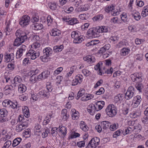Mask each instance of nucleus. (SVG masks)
Segmentation results:
<instances>
[{"instance_id":"f257e3e1","label":"nucleus","mask_w":148,"mask_h":148,"mask_svg":"<svg viewBox=\"0 0 148 148\" xmlns=\"http://www.w3.org/2000/svg\"><path fill=\"white\" fill-rule=\"evenodd\" d=\"M24 118V115H20L17 120V122L20 123L17 125L16 130L17 132H20L27 128L29 124L28 120L26 118Z\"/></svg>"},{"instance_id":"f03ea898","label":"nucleus","mask_w":148,"mask_h":148,"mask_svg":"<svg viewBox=\"0 0 148 148\" xmlns=\"http://www.w3.org/2000/svg\"><path fill=\"white\" fill-rule=\"evenodd\" d=\"M15 35L17 38L14 42V45L18 46L20 45L27 38L26 34L20 29L16 31Z\"/></svg>"},{"instance_id":"7ed1b4c3","label":"nucleus","mask_w":148,"mask_h":148,"mask_svg":"<svg viewBox=\"0 0 148 148\" xmlns=\"http://www.w3.org/2000/svg\"><path fill=\"white\" fill-rule=\"evenodd\" d=\"M106 111L107 115L111 117L115 116L117 113L116 107L113 104L108 105L106 109Z\"/></svg>"},{"instance_id":"20e7f679","label":"nucleus","mask_w":148,"mask_h":148,"mask_svg":"<svg viewBox=\"0 0 148 148\" xmlns=\"http://www.w3.org/2000/svg\"><path fill=\"white\" fill-rule=\"evenodd\" d=\"M97 27L89 29L87 33V35L89 38H95L99 36V32Z\"/></svg>"},{"instance_id":"39448f33","label":"nucleus","mask_w":148,"mask_h":148,"mask_svg":"<svg viewBox=\"0 0 148 148\" xmlns=\"http://www.w3.org/2000/svg\"><path fill=\"white\" fill-rule=\"evenodd\" d=\"M40 55V52L37 51H35L34 50H29L28 53H26V56L27 57H30L31 59L34 60Z\"/></svg>"},{"instance_id":"423d86ee","label":"nucleus","mask_w":148,"mask_h":148,"mask_svg":"<svg viewBox=\"0 0 148 148\" xmlns=\"http://www.w3.org/2000/svg\"><path fill=\"white\" fill-rule=\"evenodd\" d=\"M27 48L25 45H22L21 47L17 50L16 54V58L19 59L22 56L23 53L25 54L27 52Z\"/></svg>"},{"instance_id":"0eeeda50","label":"nucleus","mask_w":148,"mask_h":148,"mask_svg":"<svg viewBox=\"0 0 148 148\" xmlns=\"http://www.w3.org/2000/svg\"><path fill=\"white\" fill-rule=\"evenodd\" d=\"M30 19V17L27 15L23 16L19 23L21 26L25 27L29 24Z\"/></svg>"},{"instance_id":"6e6552de","label":"nucleus","mask_w":148,"mask_h":148,"mask_svg":"<svg viewBox=\"0 0 148 148\" xmlns=\"http://www.w3.org/2000/svg\"><path fill=\"white\" fill-rule=\"evenodd\" d=\"M143 75L141 73H136L132 76L131 78L132 81L136 82L142 81Z\"/></svg>"},{"instance_id":"1a4fd4ad","label":"nucleus","mask_w":148,"mask_h":148,"mask_svg":"<svg viewBox=\"0 0 148 148\" xmlns=\"http://www.w3.org/2000/svg\"><path fill=\"white\" fill-rule=\"evenodd\" d=\"M83 77L82 75H78L76 76L75 79L73 80L72 82V85L73 86L77 85L78 83L79 84L82 82Z\"/></svg>"},{"instance_id":"9d476101","label":"nucleus","mask_w":148,"mask_h":148,"mask_svg":"<svg viewBox=\"0 0 148 148\" xmlns=\"http://www.w3.org/2000/svg\"><path fill=\"white\" fill-rule=\"evenodd\" d=\"M134 92V88L132 86H130L129 87L125 94V96L128 97L127 99L132 98L133 96Z\"/></svg>"},{"instance_id":"9b49d317","label":"nucleus","mask_w":148,"mask_h":148,"mask_svg":"<svg viewBox=\"0 0 148 148\" xmlns=\"http://www.w3.org/2000/svg\"><path fill=\"white\" fill-rule=\"evenodd\" d=\"M142 100V99L140 96L137 95L134 97L133 100L134 106L135 107H137L140 104Z\"/></svg>"},{"instance_id":"f8f14e48","label":"nucleus","mask_w":148,"mask_h":148,"mask_svg":"<svg viewBox=\"0 0 148 148\" xmlns=\"http://www.w3.org/2000/svg\"><path fill=\"white\" fill-rule=\"evenodd\" d=\"M14 54L13 53H5L4 54L5 62H8L10 60H14Z\"/></svg>"},{"instance_id":"ddd939ff","label":"nucleus","mask_w":148,"mask_h":148,"mask_svg":"<svg viewBox=\"0 0 148 148\" xmlns=\"http://www.w3.org/2000/svg\"><path fill=\"white\" fill-rule=\"evenodd\" d=\"M103 128V132L105 133L106 132V130L109 129L110 123L107 121H104L101 123Z\"/></svg>"},{"instance_id":"4468645a","label":"nucleus","mask_w":148,"mask_h":148,"mask_svg":"<svg viewBox=\"0 0 148 148\" xmlns=\"http://www.w3.org/2000/svg\"><path fill=\"white\" fill-rule=\"evenodd\" d=\"M87 111L91 115H93L95 111H97L95 105L93 104H90L87 108Z\"/></svg>"},{"instance_id":"2eb2a0df","label":"nucleus","mask_w":148,"mask_h":148,"mask_svg":"<svg viewBox=\"0 0 148 148\" xmlns=\"http://www.w3.org/2000/svg\"><path fill=\"white\" fill-rule=\"evenodd\" d=\"M22 111L24 113V118L26 119L25 118H27L28 119V118L30 114L29 109L27 106H23L22 107Z\"/></svg>"},{"instance_id":"dca6fc26","label":"nucleus","mask_w":148,"mask_h":148,"mask_svg":"<svg viewBox=\"0 0 148 148\" xmlns=\"http://www.w3.org/2000/svg\"><path fill=\"white\" fill-rule=\"evenodd\" d=\"M124 98V95L119 94L115 96L114 100L116 103H120Z\"/></svg>"},{"instance_id":"f3484780","label":"nucleus","mask_w":148,"mask_h":148,"mask_svg":"<svg viewBox=\"0 0 148 148\" xmlns=\"http://www.w3.org/2000/svg\"><path fill=\"white\" fill-rule=\"evenodd\" d=\"M38 96H40L42 97H46L48 98L49 96V93L45 90H43L39 92L38 94Z\"/></svg>"},{"instance_id":"a211bd4d","label":"nucleus","mask_w":148,"mask_h":148,"mask_svg":"<svg viewBox=\"0 0 148 148\" xmlns=\"http://www.w3.org/2000/svg\"><path fill=\"white\" fill-rule=\"evenodd\" d=\"M3 90L5 94L7 95L12 92V91L13 90V87L11 85H6L4 88Z\"/></svg>"},{"instance_id":"6ab92c4d","label":"nucleus","mask_w":148,"mask_h":148,"mask_svg":"<svg viewBox=\"0 0 148 148\" xmlns=\"http://www.w3.org/2000/svg\"><path fill=\"white\" fill-rule=\"evenodd\" d=\"M22 82V79L21 77L17 75L15 76L14 79L13 86L15 87L17 84L21 83Z\"/></svg>"},{"instance_id":"aec40b11","label":"nucleus","mask_w":148,"mask_h":148,"mask_svg":"<svg viewBox=\"0 0 148 148\" xmlns=\"http://www.w3.org/2000/svg\"><path fill=\"white\" fill-rule=\"evenodd\" d=\"M72 113V118L73 120H77L79 118V113L76 112L75 109H72L71 110Z\"/></svg>"},{"instance_id":"412c9836","label":"nucleus","mask_w":148,"mask_h":148,"mask_svg":"<svg viewBox=\"0 0 148 148\" xmlns=\"http://www.w3.org/2000/svg\"><path fill=\"white\" fill-rule=\"evenodd\" d=\"M43 53L44 55H45L47 56H49L52 53V49L50 47H47L45 48L43 50Z\"/></svg>"},{"instance_id":"4be33fe9","label":"nucleus","mask_w":148,"mask_h":148,"mask_svg":"<svg viewBox=\"0 0 148 148\" xmlns=\"http://www.w3.org/2000/svg\"><path fill=\"white\" fill-rule=\"evenodd\" d=\"M123 131V135H125L131 133L133 131V128L130 127H126L125 128L124 130Z\"/></svg>"},{"instance_id":"5701e85b","label":"nucleus","mask_w":148,"mask_h":148,"mask_svg":"<svg viewBox=\"0 0 148 148\" xmlns=\"http://www.w3.org/2000/svg\"><path fill=\"white\" fill-rule=\"evenodd\" d=\"M79 125L80 128L84 131L87 132L88 130L89 127L84 121H81Z\"/></svg>"},{"instance_id":"b1692460","label":"nucleus","mask_w":148,"mask_h":148,"mask_svg":"<svg viewBox=\"0 0 148 148\" xmlns=\"http://www.w3.org/2000/svg\"><path fill=\"white\" fill-rule=\"evenodd\" d=\"M17 86H18V91L20 93H23L26 91V87L24 84H20Z\"/></svg>"},{"instance_id":"393cba45","label":"nucleus","mask_w":148,"mask_h":148,"mask_svg":"<svg viewBox=\"0 0 148 148\" xmlns=\"http://www.w3.org/2000/svg\"><path fill=\"white\" fill-rule=\"evenodd\" d=\"M61 34V32L59 30L56 29H53L50 33L51 36H58Z\"/></svg>"},{"instance_id":"a878e982","label":"nucleus","mask_w":148,"mask_h":148,"mask_svg":"<svg viewBox=\"0 0 148 148\" xmlns=\"http://www.w3.org/2000/svg\"><path fill=\"white\" fill-rule=\"evenodd\" d=\"M141 15L143 17H145L148 15V6L147 5L143 8Z\"/></svg>"},{"instance_id":"bb28decb","label":"nucleus","mask_w":148,"mask_h":148,"mask_svg":"<svg viewBox=\"0 0 148 148\" xmlns=\"http://www.w3.org/2000/svg\"><path fill=\"white\" fill-rule=\"evenodd\" d=\"M132 127L133 128V131L137 132H140L141 129V125L138 123H136L134 126Z\"/></svg>"},{"instance_id":"cd10ccee","label":"nucleus","mask_w":148,"mask_h":148,"mask_svg":"<svg viewBox=\"0 0 148 148\" xmlns=\"http://www.w3.org/2000/svg\"><path fill=\"white\" fill-rule=\"evenodd\" d=\"M97 29L99 33L106 32L108 31L107 28L105 26H97Z\"/></svg>"},{"instance_id":"c85d7f7f","label":"nucleus","mask_w":148,"mask_h":148,"mask_svg":"<svg viewBox=\"0 0 148 148\" xmlns=\"http://www.w3.org/2000/svg\"><path fill=\"white\" fill-rule=\"evenodd\" d=\"M130 51L129 48H123L121 50V54L122 55L125 56L129 53Z\"/></svg>"},{"instance_id":"c756f323","label":"nucleus","mask_w":148,"mask_h":148,"mask_svg":"<svg viewBox=\"0 0 148 148\" xmlns=\"http://www.w3.org/2000/svg\"><path fill=\"white\" fill-rule=\"evenodd\" d=\"M34 29L35 30H39L42 29L43 27L42 24L36 23L32 25Z\"/></svg>"},{"instance_id":"7c9ffc66","label":"nucleus","mask_w":148,"mask_h":148,"mask_svg":"<svg viewBox=\"0 0 148 148\" xmlns=\"http://www.w3.org/2000/svg\"><path fill=\"white\" fill-rule=\"evenodd\" d=\"M63 45L60 46H56L53 47V51L55 52H57L61 51L63 49Z\"/></svg>"},{"instance_id":"2f4dec72","label":"nucleus","mask_w":148,"mask_h":148,"mask_svg":"<svg viewBox=\"0 0 148 148\" xmlns=\"http://www.w3.org/2000/svg\"><path fill=\"white\" fill-rule=\"evenodd\" d=\"M8 112L5 109L3 108L0 110V116L5 117L7 116Z\"/></svg>"},{"instance_id":"473e14b6","label":"nucleus","mask_w":148,"mask_h":148,"mask_svg":"<svg viewBox=\"0 0 148 148\" xmlns=\"http://www.w3.org/2000/svg\"><path fill=\"white\" fill-rule=\"evenodd\" d=\"M21 140V138H17L15 139L13 141L12 146L15 147L20 143Z\"/></svg>"},{"instance_id":"72a5a7b5","label":"nucleus","mask_w":148,"mask_h":148,"mask_svg":"<svg viewBox=\"0 0 148 148\" xmlns=\"http://www.w3.org/2000/svg\"><path fill=\"white\" fill-rule=\"evenodd\" d=\"M141 114L140 111H135L130 113V116L134 118L137 117V116H140Z\"/></svg>"},{"instance_id":"f704fd0d","label":"nucleus","mask_w":148,"mask_h":148,"mask_svg":"<svg viewBox=\"0 0 148 148\" xmlns=\"http://www.w3.org/2000/svg\"><path fill=\"white\" fill-rule=\"evenodd\" d=\"M60 132L64 136H65L66 134V128L64 126H59V127Z\"/></svg>"},{"instance_id":"c9c22d12","label":"nucleus","mask_w":148,"mask_h":148,"mask_svg":"<svg viewBox=\"0 0 148 148\" xmlns=\"http://www.w3.org/2000/svg\"><path fill=\"white\" fill-rule=\"evenodd\" d=\"M114 7L113 5L106 6L105 8V11L109 13L111 11L113 12V10H114Z\"/></svg>"},{"instance_id":"e433bc0d","label":"nucleus","mask_w":148,"mask_h":148,"mask_svg":"<svg viewBox=\"0 0 148 148\" xmlns=\"http://www.w3.org/2000/svg\"><path fill=\"white\" fill-rule=\"evenodd\" d=\"M88 5H82L78 8L79 11H83L87 10H88Z\"/></svg>"},{"instance_id":"4c0bfd02","label":"nucleus","mask_w":148,"mask_h":148,"mask_svg":"<svg viewBox=\"0 0 148 148\" xmlns=\"http://www.w3.org/2000/svg\"><path fill=\"white\" fill-rule=\"evenodd\" d=\"M109 40H110V42L115 44L118 41L119 38L117 36H112L110 37Z\"/></svg>"},{"instance_id":"58836bf2","label":"nucleus","mask_w":148,"mask_h":148,"mask_svg":"<svg viewBox=\"0 0 148 148\" xmlns=\"http://www.w3.org/2000/svg\"><path fill=\"white\" fill-rule=\"evenodd\" d=\"M118 127V124L117 123H114L112 125L110 124L109 129L111 131H114L117 129Z\"/></svg>"},{"instance_id":"ea45409f","label":"nucleus","mask_w":148,"mask_h":148,"mask_svg":"<svg viewBox=\"0 0 148 148\" xmlns=\"http://www.w3.org/2000/svg\"><path fill=\"white\" fill-rule=\"evenodd\" d=\"M123 131L121 130H119L115 132L113 135V137L114 138H116L117 137L119 136L121 134H123Z\"/></svg>"},{"instance_id":"a19ab883","label":"nucleus","mask_w":148,"mask_h":148,"mask_svg":"<svg viewBox=\"0 0 148 148\" xmlns=\"http://www.w3.org/2000/svg\"><path fill=\"white\" fill-rule=\"evenodd\" d=\"M31 131L29 129L25 130V132L23 133V135L25 138L29 137L30 135Z\"/></svg>"},{"instance_id":"79ce46f5","label":"nucleus","mask_w":148,"mask_h":148,"mask_svg":"<svg viewBox=\"0 0 148 148\" xmlns=\"http://www.w3.org/2000/svg\"><path fill=\"white\" fill-rule=\"evenodd\" d=\"M97 146L94 143V142L92 141V139L89 141V143L86 147L88 148H95Z\"/></svg>"},{"instance_id":"37998d69","label":"nucleus","mask_w":148,"mask_h":148,"mask_svg":"<svg viewBox=\"0 0 148 148\" xmlns=\"http://www.w3.org/2000/svg\"><path fill=\"white\" fill-rule=\"evenodd\" d=\"M42 76H43V78L45 79L47 78L50 75V72L48 70H46L43 71L42 73Z\"/></svg>"},{"instance_id":"c03bdc74","label":"nucleus","mask_w":148,"mask_h":148,"mask_svg":"<svg viewBox=\"0 0 148 148\" xmlns=\"http://www.w3.org/2000/svg\"><path fill=\"white\" fill-rule=\"evenodd\" d=\"M10 106L13 109L19 108L20 107L17 102H13L12 101L10 102Z\"/></svg>"},{"instance_id":"a18cd8bd","label":"nucleus","mask_w":148,"mask_h":148,"mask_svg":"<svg viewBox=\"0 0 148 148\" xmlns=\"http://www.w3.org/2000/svg\"><path fill=\"white\" fill-rule=\"evenodd\" d=\"M100 63H101V62H99V63L97 64L96 65H95V66L94 69L95 70H97L98 69H99V73H98V74L99 75H102V71H101V69L100 67Z\"/></svg>"},{"instance_id":"49530a36","label":"nucleus","mask_w":148,"mask_h":148,"mask_svg":"<svg viewBox=\"0 0 148 148\" xmlns=\"http://www.w3.org/2000/svg\"><path fill=\"white\" fill-rule=\"evenodd\" d=\"M37 76L35 74H33L29 79V81L31 82L34 83L37 81Z\"/></svg>"},{"instance_id":"de8ad7c7","label":"nucleus","mask_w":148,"mask_h":148,"mask_svg":"<svg viewBox=\"0 0 148 148\" xmlns=\"http://www.w3.org/2000/svg\"><path fill=\"white\" fill-rule=\"evenodd\" d=\"M132 16L137 21H139L141 18L140 14L138 12L132 14Z\"/></svg>"},{"instance_id":"09e8293b","label":"nucleus","mask_w":148,"mask_h":148,"mask_svg":"<svg viewBox=\"0 0 148 148\" xmlns=\"http://www.w3.org/2000/svg\"><path fill=\"white\" fill-rule=\"evenodd\" d=\"M49 8L51 10H54L57 8L56 4L54 3H50L48 4Z\"/></svg>"},{"instance_id":"8fccbe9b","label":"nucleus","mask_w":148,"mask_h":148,"mask_svg":"<svg viewBox=\"0 0 148 148\" xmlns=\"http://www.w3.org/2000/svg\"><path fill=\"white\" fill-rule=\"evenodd\" d=\"M94 142V143L97 145H98L99 144L100 139L99 138L95 137L92 139V141Z\"/></svg>"},{"instance_id":"3c124183","label":"nucleus","mask_w":148,"mask_h":148,"mask_svg":"<svg viewBox=\"0 0 148 148\" xmlns=\"http://www.w3.org/2000/svg\"><path fill=\"white\" fill-rule=\"evenodd\" d=\"M79 23V21L76 18H73L70 20L69 24L73 25Z\"/></svg>"},{"instance_id":"603ef678","label":"nucleus","mask_w":148,"mask_h":148,"mask_svg":"<svg viewBox=\"0 0 148 148\" xmlns=\"http://www.w3.org/2000/svg\"><path fill=\"white\" fill-rule=\"evenodd\" d=\"M84 89L82 90H80L78 92L77 96L76 98L77 99H78L79 97L82 96L84 94Z\"/></svg>"},{"instance_id":"864d4df0","label":"nucleus","mask_w":148,"mask_h":148,"mask_svg":"<svg viewBox=\"0 0 148 148\" xmlns=\"http://www.w3.org/2000/svg\"><path fill=\"white\" fill-rule=\"evenodd\" d=\"M136 88L139 92H141V90L143 88V86L140 83H138L136 84Z\"/></svg>"},{"instance_id":"5fc2aeb1","label":"nucleus","mask_w":148,"mask_h":148,"mask_svg":"<svg viewBox=\"0 0 148 148\" xmlns=\"http://www.w3.org/2000/svg\"><path fill=\"white\" fill-rule=\"evenodd\" d=\"M63 68L62 67L58 68L54 71L53 74L56 75L60 73L63 70Z\"/></svg>"},{"instance_id":"6e6d98bb","label":"nucleus","mask_w":148,"mask_h":148,"mask_svg":"<svg viewBox=\"0 0 148 148\" xmlns=\"http://www.w3.org/2000/svg\"><path fill=\"white\" fill-rule=\"evenodd\" d=\"M11 101L8 99H5L4 100L2 103V104L4 106L6 107L8 106L9 105H10V102Z\"/></svg>"},{"instance_id":"4d7b16f0","label":"nucleus","mask_w":148,"mask_h":148,"mask_svg":"<svg viewBox=\"0 0 148 148\" xmlns=\"http://www.w3.org/2000/svg\"><path fill=\"white\" fill-rule=\"evenodd\" d=\"M12 29H11L9 28V25H7L6 28L4 30L6 35H9L10 34V32L12 31Z\"/></svg>"},{"instance_id":"13d9d810","label":"nucleus","mask_w":148,"mask_h":148,"mask_svg":"<svg viewBox=\"0 0 148 148\" xmlns=\"http://www.w3.org/2000/svg\"><path fill=\"white\" fill-rule=\"evenodd\" d=\"M83 40L82 37H80V36L77 39H74L73 42L75 43H81L82 40Z\"/></svg>"},{"instance_id":"bf43d9fd","label":"nucleus","mask_w":148,"mask_h":148,"mask_svg":"<svg viewBox=\"0 0 148 148\" xmlns=\"http://www.w3.org/2000/svg\"><path fill=\"white\" fill-rule=\"evenodd\" d=\"M136 2L137 5L140 7H142L144 5L143 2L140 0H136Z\"/></svg>"},{"instance_id":"052dcab7","label":"nucleus","mask_w":148,"mask_h":148,"mask_svg":"<svg viewBox=\"0 0 148 148\" xmlns=\"http://www.w3.org/2000/svg\"><path fill=\"white\" fill-rule=\"evenodd\" d=\"M104 92V88L101 87L98 91L96 92L95 94L97 95H100L103 93Z\"/></svg>"},{"instance_id":"680f3d73","label":"nucleus","mask_w":148,"mask_h":148,"mask_svg":"<svg viewBox=\"0 0 148 148\" xmlns=\"http://www.w3.org/2000/svg\"><path fill=\"white\" fill-rule=\"evenodd\" d=\"M19 99L22 101H25L28 98V96L27 95H22L20 96L19 97Z\"/></svg>"},{"instance_id":"e2e57ef3","label":"nucleus","mask_w":148,"mask_h":148,"mask_svg":"<svg viewBox=\"0 0 148 148\" xmlns=\"http://www.w3.org/2000/svg\"><path fill=\"white\" fill-rule=\"evenodd\" d=\"M57 129L58 128L56 127H53L52 129L51 134L53 136H56V134L57 133Z\"/></svg>"},{"instance_id":"0e129e2a","label":"nucleus","mask_w":148,"mask_h":148,"mask_svg":"<svg viewBox=\"0 0 148 148\" xmlns=\"http://www.w3.org/2000/svg\"><path fill=\"white\" fill-rule=\"evenodd\" d=\"M103 81L102 79H100L98 81L96 84L94 86V88H96L99 86H100L101 84L103 83Z\"/></svg>"},{"instance_id":"69168bd1","label":"nucleus","mask_w":148,"mask_h":148,"mask_svg":"<svg viewBox=\"0 0 148 148\" xmlns=\"http://www.w3.org/2000/svg\"><path fill=\"white\" fill-rule=\"evenodd\" d=\"M51 118H49L48 116L46 117L45 119L43 121V124L44 125H47L50 121Z\"/></svg>"},{"instance_id":"338daca9","label":"nucleus","mask_w":148,"mask_h":148,"mask_svg":"<svg viewBox=\"0 0 148 148\" xmlns=\"http://www.w3.org/2000/svg\"><path fill=\"white\" fill-rule=\"evenodd\" d=\"M11 142L10 140H7L4 144L3 147L5 148H8L11 144Z\"/></svg>"},{"instance_id":"774afa93","label":"nucleus","mask_w":148,"mask_h":148,"mask_svg":"<svg viewBox=\"0 0 148 148\" xmlns=\"http://www.w3.org/2000/svg\"><path fill=\"white\" fill-rule=\"evenodd\" d=\"M90 24L88 23H85L84 25L81 26V28L83 30L86 29L89 27Z\"/></svg>"}]
</instances>
